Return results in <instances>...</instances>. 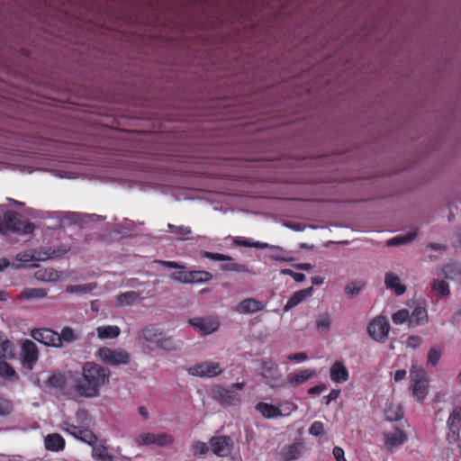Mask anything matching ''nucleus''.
I'll return each instance as SVG.
<instances>
[{"label": "nucleus", "mask_w": 461, "mask_h": 461, "mask_svg": "<svg viewBox=\"0 0 461 461\" xmlns=\"http://www.w3.org/2000/svg\"><path fill=\"white\" fill-rule=\"evenodd\" d=\"M110 376L109 369L95 362H86L81 368L80 376L74 381L73 389L80 397L95 398L109 384Z\"/></svg>", "instance_id": "nucleus-1"}, {"label": "nucleus", "mask_w": 461, "mask_h": 461, "mask_svg": "<svg viewBox=\"0 0 461 461\" xmlns=\"http://www.w3.org/2000/svg\"><path fill=\"white\" fill-rule=\"evenodd\" d=\"M62 430L77 439L92 446V457L96 461H113V456L103 444H96L97 438L90 429H81L66 421L62 425Z\"/></svg>", "instance_id": "nucleus-2"}, {"label": "nucleus", "mask_w": 461, "mask_h": 461, "mask_svg": "<svg viewBox=\"0 0 461 461\" xmlns=\"http://www.w3.org/2000/svg\"><path fill=\"white\" fill-rule=\"evenodd\" d=\"M2 208L0 207V212ZM20 215L16 212L7 211L4 213L3 219H0V233L18 232L29 234L33 231L34 224L20 221Z\"/></svg>", "instance_id": "nucleus-3"}, {"label": "nucleus", "mask_w": 461, "mask_h": 461, "mask_svg": "<svg viewBox=\"0 0 461 461\" xmlns=\"http://www.w3.org/2000/svg\"><path fill=\"white\" fill-rule=\"evenodd\" d=\"M132 441L138 447H149L156 445L158 447H167L174 443L175 438L173 435L167 432L154 433V432H141L136 434Z\"/></svg>", "instance_id": "nucleus-4"}, {"label": "nucleus", "mask_w": 461, "mask_h": 461, "mask_svg": "<svg viewBox=\"0 0 461 461\" xmlns=\"http://www.w3.org/2000/svg\"><path fill=\"white\" fill-rule=\"evenodd\" d=\"M261 375L270 388H282L286 384L278 365L273 359L261 361Z\"/></svg>", "instance_id": "nucleus-5"}, {"label": "nucleus", "mask_w": 461, "mask_h": 461, "mask_svg": "<svg viewBox=\"0 0 461 461\" xmlns=\"http://www.w3.org/2000/svg\"><path fill=\"white\" fill-rule=\"evenodd\" d=\"M100 361L111 366L127 365L130 362L131 355L122 348H111L108 347L100 348L95 355Z\"/></svg>", "instance_id": "nucleus-6"}, {"label": "nucleus", "mask_w": 461, "mask_h": 461, "mask_svg": "<svg viewBox=\"0 0 461 461\" xmlns=\"http://www.w3.org/2000/svg\"><path fill=\"white\" fill-rule=\"evenodd\" d=\"M410 375L411 380V387L412 394L418 402H421L425 399L428 393L425 371L420 367L412 366L410 370Z\"/></svg>", "instance_id": "nucleus-7"}, {"label": "nucleus", "mask_w": 461, "mask_h": 461, "mask_svg": "<svg viewBox=\"0 0 461 461\" xmlns=\"http://www.w3.org/2000/svg\"><path fill=\"white\" fill-rule=\"evenodd\" d=\"M222 372V367L215 361L196 363L187 368V373L190 375L201 378H212L220 375Z\"/></svg>", "instance_id": "nucleus-8"}, {"label": "nucleus", "mask_w": 461, "mask_h": 461, "mask_svg": "<svg viewBox=\"0 0 461 461\" xmlns=\"http://www.w3.org/2000/svg\"><path fill=\"white\" fill-rule=\"evenodd\" d=\"M390 325L384 316H376L367 325V333L375 341L383 342L389 335Z\"/></svg>", "instance_id": "nucleus-9"}, {"label": "nucleus", "mask_w": 461, "mask_h": 461, "mask_svg": "<svg viewBox=\"0 0 461 461\" xmlns=\"http://www.w3.org/2000/svg\"><path fill=\"white\" fill-rule=\"evenodd\" d=\"M54 256V251L48 249H40L34 252L24 251L16 255L15 260L19 264L14 265L15 268H21L23 265L29 264L32 261H42L50 258Z\"/></svg>", "instance_id": "nucleus-10"}, {"label": "nucleus", "mask_w": 461, "mask_h": 461, "mask_svg": "<svg viewBox=\"0 0 461 461\" xmlns=\"http://www.w3.org/2000/svg\"><path fill=\"white\" fill-rule=\"evenodd\" d=\"M189 324L196 329L203 335H209L215 332L219 327L220 322L216 317H196L188 321Z\"/></svg>", "instance_id": "nucleus-11"}, {"label": "nucleus", "mask_w": 461, "mask_h": 461, "mask_svg": "<svg viewBox=\"0 0 461 461\" xmlns=\"http://www.w3.org/2000/svg\"><path fill=\"white\" fill-rule=\"evenodd\" d=\"M32 338L45 346L59 348V333L49 329H38L32 332Z\"/></svg>", "instance_id": "nucleus-12"}, {"label": "nucleus", "mask_w": 461, "mask_h": 461, "mask_svg": "<svg viewBox=\"0 0 461 461\" xmlns=\"http://www.w3.org/2000/svg\"><path fill=\"white\" fill-rule=\"evenodd\" d=\"M21 357L23 366L28 369H32L38 360L37 347L32 341L26 340L23 344Z\"/></svg>", "instance_id": "nucleus-13"}, {"label": "nucleus", "mask_w": 461, "mask_h": 461, "mask_svg": "<svg viewBox=\"0 0 461 461\" xmlns=\"http://www.w3.org/2000/svg\"><path fill=\"white\" fill-rule=\"evenodd\" d=\"M210 443L213 453L219 456H229L233 445L231 438L225 436L213 437Z\"/></svg>", "instance_id": "nucleus-14"}, {"label": "nucleus", "mask_w": 461, "mask_h": 461, "mask_svg": "<svg viewBox=\"0 0 461 461\" xmlns=\"http://www.w3.org/2000/svg\"><path fill=\"white\" fill-rule=\"evenodd\" d=\"M384 447L388 450H393L402 446L407 440V435L400 429L383 435Z\"/></svg>", "instance_id": "nucleus-15"}, {"label": "nucleus", "mask_w": 461, "mask_h": 461, "mask_svg": "<svg viewBox=\"0 0 461 461\" xmlns=\"http://www.w3.org/2000/svg\"><path fill=\"white\" fill-rule=\"evenodd\" d=\"M447 427L449 433L447 439L449 442H456L459 438V431L461 429V407L456 408L450 414L447 420Z\"/></svg>", "instance_id": "nucleus-16"}, {"label": "nucleus", "mask_w": 461, "mask_h": 461, "mask_svg": "<svg viewBox=\"0 0 461 461\" xmlns=\"http://www.w3.org/2000/svg\"><path fill=\"white\" fill-rule=\"evenodd\" d=\"M265 308V304L255 298H246L240 302L234 310L240 314H253L261 312Z\"/></svg>", "instance_id": "nucleus-17"}, {"label": "nucleus", "mask_w": 461, "mask_h": 461, "mask_svg": "<svg viewBox=\"0 0 461 461\" xmlns=\"http://www.w3.org/2000/svg\"><path fill=\"white\" fill-rule=\"evenodd\" d=\"M34 276L38 281L43 283H57L68 277L64 272L57 271L51 267L36 271Z\"/></svg>", "instance_id": "nucleus-18"}, {"label": "nucleus", "mask_w": 461, "mask_h": 461, "mask_svg": "<svg viewBox=\"0 0 461 461\" xmlns=\"http://www.w3.org/2000/svg\"><path fill=\"white\" fill-rule=\"evenodd\" d=\"M330 377L336 384H343L348 380L349 373L342 361L337 360L330 366Z\"/></svg>", "instance_id": "nucleus-19"}, {"label": "nucleus", "mask_w": 461, "mask_h": 461, "mask_svg": "<svg viewBox=\"0 0 461 461\" xmlns=\"http://www.w3.org/2000/svg\"><path fill=\"white\" fill-rule=\"evenodd\" d=\"M384 285L388 290L393 291L400 296L406 292V285L401 282V278L393 272H387L384 275Z\"/></svg>", "instance_id": "nucleus-20"}, {"label": "nucleus", "mask_w": 461, "mask_h": 461, "mask_svg": "<svg viewBox=\"0 0 461 461\" xmlns=\"http://www.w3.org/2000/svg\"><path fill=\"white\" fill-rule=\"evenodd\" d=\"M116 305L118 307H130L141 300L139 293L134 291H127L118 294L114 296Z\"/></svg>", "instance_id": "nucleus-21"}, {"label": "nucleus", "mask_w": 461, "mask_h": 461, "mask_svg": "<svg viewBox=\"0 0 461 461\" xmlns=\"http://www.w3.org/2000/svg\"><path fill=\"white\" fill-rule=\"evenodd\" d=\"M313 293V288L309 287L306 289H302L291 295L288 299L286 304L284 307L285 312H289L291 309L302 303L306 298L312 296Z\"/></svg>", "instance_id": "nucleus-22"}, {"label": "nucleus", "mask_w": 461, "mask_h": 461, "mask_svg": "<svg viewBox=\"0 0 461 461\" xmlns=\"http://www.w3.org/2000/svg\"><path fill=\"white\" fill-rule=\"evenodd\" d=\"M255 409L266 419H275L283 416L282 411L278 406L267 402H258Z\"/></svg>", "instance_id": "nucleus-23"}, {"label": "nucleus", "mask_w": 461, "mask_h": 461, "mask_svg": "<svg viewBox=\"0 0 461 461\" xmlns=\"http://www.w3.org/2000/svg\"><path fill=\"white\" fill-rule=\"evenodd\" d=\"M215 396L218 401L225 404H236L240 402L238 393L230 388H218L215 391Z\"/></svg>", "instance_id": "nucleus-24"}, {"label": "nucleus", "mask_w": 461, "mask_h": 461, "mask_svg": "<svg viewBox=\"0 0 461 461\" xmlns=\"http://www.w3.org/2000/svg\"><path fill=\"white\" fill-rule=\"evenodd\" d=\"M162 333L158 328L149 325L139 331V337L147 342L157 345Z\"/></svg>", "instance_id": "nucleus-25"}, {"label": "nucleus", "mask_w": 461, "mask_h": 461, "mask_svg": "<svg viewBox=\"0 0 461 461\" xmlns=\"http://www.w3.org/2000/svg\"><path fill=\"white\" fill-rule=\"evenodd\" d=\"M316 372L312 369H303L298 373L291 374L287 377V384L291 386H297L303 384L311 377L315 375Z\"/></svg>", "instance_id": "nucleus-26"}, {"label": "nucleus", "mask_w": 461, "mask_h": 461, "mask_svg": "<svg viewBox=\"0 0 461 461\" xmlns=\"http://www.w3.org/2000/svg\"><path fill=\"white\" fill-rule=\"evenodd\" d=\"M182 345L181 341L175 340L172 337L162 333L156 347L167 351H176L182 348Z\"/></svg>", "instance_id": "nucleus-27"}, {"label": "nucleus", "mask_w": 461, "mask_h": 461, "mask_svg": "<svg viewBox=\"0 0 461 461\" xmlns=\"http://www.w3.org/2000/svg\"><path fill=\"white\" fill-rule=\"evenodd\" d=\"M428 312L425 307L417 306L410 314L409 325L411 327H416L427 323Z\"/></svg>", "instance_id": "nucleus-28"}, {"label": "nucleus", "mask_w": 461, "mask_h": 461, "mask_svg": "<svg viewBox=\"0 0 461 461\" xmlns=\"http://www.w3.org/2000/svg\"><path fill=\"white\" fill-rule=\"evenodd\" d=\"M96 283H86L83 285H68L65 288L66 293L71 294H87L97 288Z\"/></svg>", "instance_id": "nucleus-29"}, {"label": "nucleus", "mask_w": 461, "mask_h": 461, "mask_svg": "<svg viewBox=\"0 0 461 461\" xmlns=\"http://www.w3.org/2000/svg\"><path fill=\"white\" fill-rule=\"evenodd\" d=\"M45 447L50 451H60L65 447L64 438L57 433L50 434L44 440Z\"/></svg>", "instance_id": "nucleus-30"}, {"label": "nucleus", "mask_w": 461, "mask_h": 461, "mask_svg": "<svg viewBox=\"0 0 461 461\" xmlns=\"http://www.w3.org/2000/svg\"><path fill=\"white\" fill-rule=\"evenodd\" d=\"M121 329L116 325L99 326L96 328V334L100 339H112L117 338Z\"/></svg>", "instance_id": "nucleus-31"}, {"label": "nucleus", "mask_w": 461, "mask_h": 461, "mask_svg": "<svg viewBox=\"0 0 461 461\" xmlns=\"http://www.w3.org/2000/svg\"><path fill=\"white\" fill-rule=\"evenodd\" d=\"M14 347L8 338L0 332V358H14Z\"/></svg>", "instance_id": "nucleus-32"}, {"label": "nucleus", "mask_w": 461, "mask_h": 461, "mask_svg": "<svg viewBox=\"0 0 461 461\" xmlns=\"http://www.w3.org/2000/svg\"><path fill=\"white\" fill-rule=\"evenodd\" d=\"M418 235V230L416 229L409 230L405 234L397 235L389 240H387L386 244L387 246H399V245H404L407 243L411 242L415 240V238Z\"/></svg>", "instance_id": "nucleus-33"}, {"label": "nucleus", "mask_w": 461, "mask_h": 461, "mask_svg": "<svg viewBox=\"0 0 461 461\" xmlns=\"http://www.w3.org/2000/svg\"><path fill=\"white\" fill-rule=\"evenodd\" d=\"M47 294L48 290L45 288H24L21 291L18 298L23 300L43 299Z\"/></svg>", "instance_id": "nucleus-34"}, {"label": "nucleus", "mask_w": 461, "mask_h": 461, "mask_svg": "<svg viewBox=\"0 0 461 461\" xmlns=\"http://www.w3.org/2000/svg\"><path fill=\"white\" fill-rule=\"evenodd\" d=\"M69 422L70 424L79 427L81 429H88V428L93 424V420L89 416L88 412L85 410H79L76 413V424L70 422L69 420H64L61 424V426L64 424V422Z\"/></svg>", "instance_id": "nucleus-35"}, {"label": "nucleus", "mask_w": 461, "mask_h": 461, "mask_svg": "<svg viewBox=\"0 0 461 461\" xmlns=\"http://www.w3.org/2000/svg\"><path fill=\"white\" fill-rule=\"evenodd\" d=\"M442 273L445 278L461 283V267L456 263L446 265Z\"/></svg>", "instance_id": "nucleus-36"}, {"label": "nucleus", "mask_w": 461, "mask_h": 461, "mask_svg": "<svg viewBox=\"0 0 461 461\" xmlns=\"http://www.w3.org/2000/svg\"><path fill=\"white\" fill-rule=\"evenodd\" d=\"M301 456V447L299 444H292L285 447L280 451V456L284 461H291Z\"/></svg>", "instance_id": "nucleus-37"}, {"label": "nucleus", "mask_w": 461, "mask_h": 461, "mask_svg": "<svg viewBox=\"0 0 461 461\" xmlns=\"http://www.w3.org/2000/svg\"><path fill=\"white\" fill-rule=\"evenodd\" d=\"M331 328V318L328 314H321L316 319V330L321 335H326Z\"/></svg>", "instance_id": "nucleus-38"}, {"label": "nucleus", "mask_w": 461, "mask_h": 461, "mask_svg": "<svg viewBox=\"0 0 461 461\" xmlns=\"http://www.w3.org/2000/svg\"><path fill=\"white\" fill-rule=\"evenodd\" d=\"M59 348L63 346V343H71L76 341L79 338V334L77 330L65 327L61 330V332L59 333Z\"/></svg>", "instance_id": "nucleus-39"}, {"label": "nucleus", "mask_w": 461, "mask_h": 461, "mask_svg": "<svg viewBox=\"0 0 461 461\" xmlns=\"http://www.w3.org/2000/svg\"><path fill=\"white\" fill-rule=\"evenodd\" d=\"M190 284L208 282L212 279L211 273L207 271H189Z\"/></svg>", "instance_id": "nucleus-40"}, {"label": "nucleus", "mask_w": 461, "mask_h": 461, "mask_svg": "<svg viewBox=\"0 0 461 461\" xmlns=\"http://www.w3.org/2000/svg\"><path fill=\"white\" fill-rule=\"evenodd\" d=\"M431 287L440 296H447L450 292L448 284L442 279H434L431 283Z\"/></svg>", "instance_id": "nucleus-41"}, {"label": "nucleus", "mask_w": 461, "mask_h": 461, "mask_svg": "<svg viewBox=\"0 0 461 461\" xmlns=\"http://www.w3.org/2000/svg\"><path fill=\"white\" fill-rule=\"evenodd\" d=\"M386 418L390 420H398L402 418L403 412L399 404H390L385 408Z\"/></svg>", "instance_id": "nucleus-42"}, {"label": "nucleus", "mask_w": 461, "mask_h": 461, "mask_svg": "<svg viewBox=\"0 0 461 461\" xmlns=\"http://www.w3.org/2000/svg\"><path fill=\"white\" fill-rule=\"evenodd\" d=\"M0 376L11 381L17 378L14 368L6 362L2 361H0Z\"/></svg>", "instance_id": "nucleus-43"}, {"label": "nucleus", "mask_w": 461, "mask_h": 461, "mask_svg": "<svg viewBox=\"0 0 461 461\" xmlns=\"http://www.w3.org/2000/svg\"><path fill=\"white\" fill-rule=\"evenodd\" d=\"M364 284L360 281H353L348 284L345 287V294L352 298L359 294V292L363 289Z\"/></svg>", "instance_id": "nucleus-44"}, {"label": "nucleus", "mask_w": 461, "mask_h": 461, "mask_svg": "<svg viewBox=\"0 0 461 461\" xmlns=\"http://www.w3.org/2000/svg\"><path fill=\"white\" fill-rule=\"evenodd\" d=\"M392 321L394 324L400 325L405 321H410V312L407 309H402L397 311L392 315Z\"/></svg>", "instance_id": "nucleus-45"}, {"label": "nucleus", "mask_w": 461, "mask_h": 461, "mask_svg": "<svg viewBox=\"0 0 461 461\" xmlns=\"http://www.w3.org/2000/svg\"><path fill=\"white\" fill-rule=\"evenodd\" d=\"M209 451V447L202 441H195L192 445V452L194 456L205 455Z\"/></svg>", "instance_id": "nucleus-46"}, {"label": "nucleus", "mask_w": 461, "mask_h": 461, "mask_svg": "<svg viewBox=\"0 0 461 461\" xmlns=\"http://www.w3.org/2000/svg\"><path fill=\"white\" fill-rule=\"evenodd\" d=\"M235 242L240 246L247 247V248L265 249V248L269 247L268 243H263V242H259V241H251L249 240H236Z\"/></svg>", "instance_id": "nucleus-47"}, {"label": "nucleus", "mask_w": 461, "mask_h": 461, "mask_svg": "<svg viewBox=\"0 0 461 461\" xmlns=\"http://www.w3.org/2000/svg\"><path fill=\"white\" fill-rule=\"evenodd\" d=\"M168 228L169 229H174L176 235L180 240H185V239L188 238V235L191 234V230H190L189 227H185V226L176 227V226H174L172 224H168Z\"/></svg>", "instance_id": "nucleus-48"}, {"label": "nucleus", "mask_w": 461, "mask_h": 461, "mask_svg": "<svg viewBox=\"0 0 461 461\" xmlns=\"http://www.w3.org/2000/svg\"><path fill=\"white\" fill-rule=\"evenodd\" d=\"M201 255L204 258H210L212 260H216V261H231L230 257H229L227 255L220 254V253L202 251Z\"/></svg>", "instance_id": "nucleus-49"}, {"label": "nucleus", "mask_w": 461, "mask_h": 461, "mask_svg": "<svg viewBox=\"0 0 461 461\" xmlns=\"http://www.w3.org/2000/svg\"><path fill=\"white\" fill-rule=\"evenodd\" d=\"M49 384L50 386L59 388V387H62L63 384H65V378L59 373L52 374L49 377Z\"/></svg>", "instance_id": "nucleus-50"}, {"label": "nucleus", "mask_w": 461, "mask_h": 461, "mask_svg": "<svg viewBox=\"0 0 461 461\" xmlns=\"http://www.w3.org/2000/svg\"><path fill=\"white\" fill-rule=\"evenodd\" d=\"M189 271H179L173 273L170 277L174 281L182 283V284H190L189 279Z\"/></svg>", "instance_id": "nucleus-51"}, {"label": "nucleus", "mask_w": 461, "mask_h": 461, "mask_svg": "<svg viewBox=\"0 0 461 461\" xmlns=\"http://www.w3.org/2000/svg\"><path fill=\"white\" fill-rule=\"evenodd\" d=\"M441 357V351L438 348H431L428 355V364L434 366H436Z\"/></svg>", "instance_id": "nucleus-52"}, {"label": "nucleus", "mask_w": 461, "mask_h": 461, "mask_svg": "<svg viewBox=\"0 0 461 461\" xmlns=\"http://www.w3.org/2000/svg\"><path fill=\"white\" fill-rule=\"evenodd\" d=\"M309 433L314 437L321 436L324 433V425L321 421H314L310 429Z\"/></svg>", "instance_id": "nucleus-53"}, {"label": "nucleus", "mask_w": 461, "mask_h": 461, "mask_svg": "<svg viewBox=\"0 0 461 461\" xmlns=\"http://www.w3.org/2000/svg\"><path fill=\"white\" fill-rule=\"evenodd\" d=\"M281 275H284V276H292L294 281L296 282H303L305 280V275L303 274V273H298V272H294L293 270L291 269H282L281 270Z\"/></svg>", "instance_id": "nucleus-54"}, {"label": "nucleus", "mask_w": 461, "mask_h": 461, "mask_svg": "<svg viewBox=\"0 0 461 461\" xmlns=\"http://www.w3.org/2000/svg\"><path fill=\"white\" fill-rule=\"evenodd\" d=\"M12 410V403L8 400L0 397V415L9 414Z\"/></svg>", "instance_id": "nucleus-55"}, {"label": "nucleus", "mask_w": 461, "mask_h": 461, "mask_svg": "<svg viewBox=\"0 0 461 461\" xmlns=\"http://www.w3.org/2000/svg\"><path fill=\"white\" fill-rule=\"evenodd\" d=\"M268 248H271L273 250H274V253L272 254L271 258L276 259V260H279V261H289L291 260L290 258H285L282 254L284 252V249L280 247H275V246H270Z\"/></svg>", "instance_id": "nucleus-56"}, {"label": "nucleus", "mask_w": 461, "mask_h": 461, "mask_svg": "<svg viewBox=\"0 0 461 461\" xmlns=\"http://www.w3.org/2000/svg\"><path fill=\"white\" fill-rule=\"evenodd\" d=\"M287 359L290 361H295L298 363H302L308 359V356L304 352H300V353L291 354V355L287 356Z\"/></svg>", "instance_id": "nucleus-57"}, {"label": "nucleus", "mask_w": 461, "mask_h": 461, "mask_svg": "<svg viewBox=\"0 0 461 461\" xmlns=\"http://www.w3.org/2000/svg\"><path fill=\"white\" fill-rule=\"evenodd\" d=\"M225 270L228 271H236V272H244L246 270L245 267L243 265L236 264L233 262H230L223 267Z\"/></svg>", "instance_id": "nucleus-58"}, {"label": "nucleus", "mask_w": 461, "mask_h": 461, "mask_svg": "<svg viewBox=\"0 0 461 461\" xmlns=\"http://www.w3.org/2000/svg\"><path fill=\"white\" fill-rule=\"evenodd\" d=\"M0 163L2 164H5V165H10V166H14V167H17L18 168H20L21 171L23 172H27V173H32L33 172V168L31 167H25L23 165H21V164H18L16 161H11V162H5V161H0Z\"/></svg>", "instance_id": "nucleus-59"}, {"label": "nucleus", "mask_w": 461, "mask_h": 461, "mask_svg": "<svg viewBox=\"0 0 461 461\" xmlns=\"http://www.w3.org/2000/svg\"><path fill=\"white\" fill-rule=\"evenodd\" d=\"M422 342V339L418 336L410 337L407 340V347L415 348L419 347Z\"/></svg>", "instance_id": "nucleus-60"}, {"label": "nucleus", "mask_w": 461, "mask_h": 461, "mask_svg": "<svg viewBox=\"0 0 461 461\" xmlns=\"http://www.w3.org/2000/svg\"><path fill=\"white\" fill-rule=\"evenodd\" d=\"M332 453L336 461H347L344 456V450L340 447H335Z\"/></svg>", "instance_id": "nucleus-61"}, {"label": "nucleus", "mask_w": 461, "mask_h": 461, "mask_svg": "<svg viewBox=\"0 0 461 461\" xmlns=\"http://www.w3.org/2000/svg\"><path fill=\"white\" fill-rule=\"evenodd\" d=\"M159 264H161L162 266H165L167 267H170V268H185V266L182 265V264H179L177 262H175V261H158Z\"/></svg>", "instance_id": "nucleus-62"}, {"label": "nucleus", "mask_w": 461, "mask_h": 461, "mask_svg": "<svg viewBox=\"0 0 461 461\" xmlns=\"http://www.w3.org/2000/svg\"><path fill=\"white\" fill-rule=\"evenodd\" d=\"M326 389L324 384H319L316 386H312L308 390L309 394H320Z\"/></svg>", "instance_id": "nucleus-63"}, {"label": "nucleus", "mask_w": 461, "mask_h": 461, "mask_svg": "<svg viewBox=\"0 0 461 461\" xmlns=\"http://www.w3.org/2000/svg\"><path fill=\"white\" fill-rule=\"evenodd\" d=\"M340 394V390L339 389H332L330 393L327 395V402H330V401H334L339 398Z\"/></svg>", "instance_id": "nucleus-64"}]
</instances>
